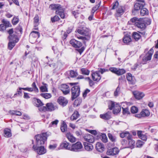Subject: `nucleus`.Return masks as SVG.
Listing matches in <instances>:
<instances>
[{
  "label": "nucleus",
  "mask_w": 158,
  "mask_h": 158,
  "mask_svg": "<svg viewBox=\"0 0 158 158\" xmlns=\"http://www.w3.org/2000/svg\"><path fill=\"white\" fill-rule=\"evenodd\" d=\"M39 20L38 15H36L34 18V25L35 27H36L38 25Z\"/></svg>",
  "instance_id": "c03bdc74"
},
{
  "label": "nucleus",
  "mask_w": 158,
  "mask_h": 158,
  "mask_svg": "<svg viewBox=\"0 0 158 158\" xmlns=\"http://www.w3.org/2000/svg\"><path fill=\"white\" fill-rule=\"evenodd\" d=\"M9 41L14 42L17 43L19 40L17 38V36L13 34L11 36H9Z\"/></svg>",
  "instance_id": "e433bc0d"
},
{
  "label": "nucleus",
  "mask_w": 158,
  "mask_h": 158,
  "mask_svg": "<svg viewBox=\"0 0 158 158\" xmlns=\"http://www.w3.org/2000/svg\"><path fill=\"white\" fill-rule=\"evenodd\" d=\"M39 36L40 34L39 32L38 31H34L31 32L29 35L31 39L33 38L34 40L35 39H36V38L39 37Z\"/></svg>",
  "instance_id": "cd10ccee"
},
{
  "label": "nucleus",
  "mask_w": 158,
  "mask_h": 158,
  "mask_svg": "<svg viewBox=\"0 0 158 158\" xmlns=\"http://www.w3.org/2000/svg\"><path fill=\"white\" fill-rule=\"evenodd\" d=\"M138 111V108L135 106H132L131 108V111L132 113H137Z\"/></svg>",
  "instance_id": "5fc2aeb1"
},
{
  "label": "nucleus",
  "mask_w": 158,
  "mask_h": 158,
  "mask_svg": "<svg viewBox=\"0 0 158 158\" xmlns=\"http://www.w3.org/2000/svg\"><path fill=\"white\" fill-rule=\"evenodd\" d=\"M43 85L41 86L40 87V89L41 92H48L47 85L46 84L43 83Z\"/></svg>",
  "instance_id": "a19ab883"
},
{
  "label": "nucleus",
  "mask_w": 158,
  "mask_h": 158,
  "mask_svg": "<svg viewBox=\"0 0 158 158\" xmlns=\"http://www.w3.org/2000/svg\"><path fill=\"white\" fill-rule=\"evenodd\" d=\"M77 32L79 34L85 35L86 36H77V38L79 39L82 40H83L84 42L85 43V40H88L89 39V29L85 27H83L82 28H81L78 29L77 31ZM76 36L77 37V35H76Z\"/></svg>",
  "instance_id": "f03ea898"
},
{
  "label": "nucleus",
  "mask_w": 158,
  "mask_h": 158,
  "mask_svg": "<svg viewBox=\"0 0 158 158\" xmlns=\"http://www.w3.org/2000/svg\"><path fill=\"white\" fill-rule=\"evenodd\" d=\"M96 149L98 151L100 152H102L104 148L103 145L100 143L98 142L96 145Z\"/></svg>",
  "instance_id": "bb28decb"
},
{
  "label": "nucleus",
  "mask_w": 158,
  "mask_h": 158,
  "mask_svg": "<svg viewBox=\"0 0 158 158\" xmlns=\"http://www.w3.org/2000/svg\"><path fill=\"white\" fill-rule=\"evenodd\" d=\"M128 141V145L129 147L132 149L135 146V141L132 139V135L129 136L127 139Z\"/></svg>",
  "instance_id": "393cba45"
},
{
  "label": "nucleus",
  "mask_w": 158,
  "mask_h": 158,
  "mask_svg": "<svg viewBox=\"0 0 158 158\" xmlns=\"http://www.w3.org/2000/svg\"><path fill=\"white\" fill-rule=\"evenodd\" d=\"M123 41L124 43L127 44L131 41V39L129 35H126L123 38Z\"/></svg>",
  "instance_id": "473e14b6"
},
{
  "label": "nucleus",
  "mask_w": 158,
  "mask_h": 158,
  "mask_svg": "<svg viewBox=\"0 0 158 158\" xmlns=\"http://www.w3.org/2000/svg\"><path fill=\"white\" fill-rule=\"evenodd\" d=\"M108 107L110 110L113 109V113L114 114H117L120 111L121 106L118 104H115L114 102L110 101L109 102Z\"/></svg>",
  "instance_id": "39448f33"
},
{
  "label": "nucleus",
  "mask_w": 158,
  "mask_h": 158,
  "mask_svg": "<svg viewBox=\"0 0 158 158\" xmlns=\"http://www.w3.org/2000/svg\"><path fill=\"white\" fill-rule=\"evenodd\" d=\"M60 129L62 132H64L67 130V126L66 124L64 122H63L61 124Z\"/></svg>",
  "instance_id": "79ce46f5"
},
{
  "label": "nucleus",
  "mask_w": 158,
  "mask_h": 158,
  "mask_svg": "<svg viewBox=\"0 0 158 158\" xmlns=\"http://www.w3.org/2000/svg\"><path fill=\"white\" fill-rule=\"evenodd\" d=\"M131 135L127 131L122 132L120 134V136L121 138H123L125 137H127V139H128V137L129 136H131Z\"/></svg>",
  "instance_id": "ea45409f"
},
{
  "label": "nucleus",
  "mask_w": 158,
  "mask_h": 158,
  "mask_svg": "<svg viewBox=\"0 0 158 158\" xmlns=\"http://www.w3.org/2000/svg\"><path fill=\"white\" fill-rule=\"evenodd\" d=\"M71 91L72 94V100H73L79 95L80 92V87L77 86H74L72 88Z\"/></svg>",
  "instance_id": "6e6552de"
},
{
  "label": "nucleus",
  "mask_w": 158,
  "mask_h": 158,
  "mask_svg": "<svg viewBox=\"0 0 158 158\" xmlns=\"http://www.w3.org/2000/svg\"><path fill=\"white\" fill-rule=\"evenodd\" d=\"M19 90H21V89H23L24 90H27L29 92H32L33 91V89L32 88H19Z\"/></svg>",
  "instance_id": "13d9d810"
},
{
  "label": "nucleus",
  "mask_w": 158,
  "mask_h": 158,
  "mask_svg": "<svg viewBox=\"0 0 158 158\" xmlns=\"http://www.w3.org/2000/svg\"><path fill=\"white\" fill-rule=\"evenodd\" d=\"M150 112L147 109H143L139 114L135 115V117L138 118H141L142 117H147L149 115Z\"/></svg>",
  "instance_id": "9b49d317"
},
{
  "label": "nucleus",
  "mask_w": 158,
  "mask_h": 158,
  "mask_svg": "<svg viewBox=\"0 0 158 158\" xmlns=\"http://www.w3.org/2000/svg\"><path fill=\"white\" fill-rule=\"evenodd\" d=\"M100 117L105 120H108L111 118V113L108 112L105 114H101L100 115Z\"/></svg>",
  "instance_id": "4be33fe9"
},
{
  "label": "nucleus",
  "mask_w": 158,
  "mask_h": 158,
  "mask_svg": "<svg viewBox=\"0 0 158 158\" xmlns=\"http://www.w3.org/2000/svg\"><path fill=\"white\" fill-rule=\"evenodd\" d=\"M133 93L135 98L138 100L141 99L144 96V94L143 93L138 91H134Z\"/></svg>",
  "instance_id": "412c9836"
},
{
  "label": "nucleus",
  "mask_w": 158,
  "mask_h": 158,
  "mask_svg": "<svg viewBox=\"0 0 158 158\" xmlns=\"http://www.w3.org/2000/svg\"><path fill=\"white\" fill-rule=\"evenodd\" d=\"M100 137L103 142L106 143L107 142V138L105 134H102L100 135Z\"/></svg>",
  "instance_id": "37998d69"
},
{
  "label": "nucleus",
  "mask_w": 158,
  "mask_h": 158,
  "mask_svg": "<svg viewBox=\"0 0 158 158\" xmlns=\"http://www.w3.org/2000/svg\"><path fill=\"white\" fill-rule=\"evenodd\" d=\"M40 95L46 99L52 97L51 94L49 93H42Z\"/></svg>",
  "instance_id": "a18cd8bd"
},
{
  "label": "nucleus",
  "mask_w": 158,
  "mask_h": 158,
  "mask_svg": "<svg viewBox=\"0 0 158 158\" xmlns=\"http://www.w3.org/2000/svg\"><path fill=\"white\" fill-rule=\"evenodd\" d=\"M79 114L77 111H75L70 117L71 120H74L77 119L79 117Z\"/></svg>",
  "instance_id": "f704fd0d"
},
{
  "label": "nucleus",
  "mask_w": 158,
  "mask_h": 158,
  "mask_svg": "<svg viewBox=\"0 0 158 158\" xmlns=\"http://www.w3.org/2000/svg\"><path fill=\"white\" fill-rule=\"evenodd\" d=\"M16 43L15 42L10 41L8 44L9 49L11 50L15 46Z\"/></svg>",
  "instance_id": "09e8293b"
},
{
  "label": "nucleus",
  "mask_w": 158,
  "mask_h": 158,
  "mask_svg": "<svg viewBox=\"0 0 158 158\" xmlns=\"http://www.w3.org/2000/svg\"><path fill=\"white\" fill-rule=\"evenodd\" d=\"M112 9H116L117 14L118 15V16L122 15L124 12V7L123 6L119 5L118 2L117 1L113 3Z\"/></svg>",
  "instance_id": "20e7f679"
},
{
  "label": "nucleus",
  "mask_w": 158,
  "mask_h": 158,
  "mask_svg": "<svg viewBox=\"0 0 158 158\" xmlns=\"http://www.w3.org/2000/svg\"><path fill=\"white\" fill-rule=\"evenodd\" d=\"M140 10V15L142 16H144L148 13V10L145 8H142Z\"/></svg>",
  "instance_id": "58836bf2"
},
{
  "label": "nucleus",
  "mask_w": 158,
  "mask_h": 158,
  "mask_svg": "<svg viewBox=\"0 0 158 158\" xmlns=\"http://www.w3.org/2000/svg\"><path fill=\"white\" fill-rule=\"evenodd\" d=\"M101 3V1H100L98 4L92 8V13H93V14H94V12L98 9V8L99 7Z\"/></svg>",
  "instance_id": "de8ad7c7"
},
{
  "label": "nucleus",
  "mask_w": 158,
  "mask_h": 158,
  "mask_svg": "<svg viewBox=\"0 0 158 158\" xmlns=\"http://www.w3.org/2000/svg\"><path fill=\"white\" fill-rule=\"evenodd\" d=\"M66 136L68 140L71 143H74L77 140V139L70 132H68L66 134Z\"/></svg>",
  "instance_id": "5701e85b"
},
{
  "label": "nucleus",
  "mask_w": 158,
  "mask_h": 158,
  "mask_svg": "<svg viewBox=\"0 0 158 158\" xmlns=\"http://www.w3.org/2000/svg\"><path fill=\"white\" fill-rule=\"evenodd\" d=\"M119 152V150L118 148H114L108 149L106 154L108 155L114 156L118 154Z\"/></svg>",
  "instance_id": "ddd939ff"
},
{
  "label": "nucleus",
  "mask_w": 158,
  "mask_h": 158,
  "mask_svg": "<svg viewBox=\"0 0 158 158\" xmlns=\"http://www.w3.org/2000/svg\"><path fill=\"white\" fill-rule=\"evenodd\" d=\"M120 88L118 86L116 89L115 91L114 92V95L115 96H118L120 94Z\"/></svg>",
  "instance_id": "4d7b16f0"
},
{
  "label": "nucleus",
  "mask_w": 158,
  "mask_h": 158,
  "mask_svg": "<svg viewBox=\"0 0 158 158\" xmlns=\"http://www.w3.org/2000/svg\"><path fill=\"white\" fill-rule=\"evenodd\" d=\"M122 108L123 109V114H129V112L127 108H123L122 107Z\"/></svg>",
  "instance_id": "338daca9"
},
{
  "label": "nucleus",
  "mask_w": 158,
  "mask_h": 158,
  "mask_svg": "<svg viewBox=\"0 0 158 158\" xmlns=\"http://www.w3.org/2000/svg\"><path fill=\"white\" fill-rule=\"evenodd\" d=\"M59 19V18L56 15L51 19V20L52 22H54L58 21Z\"/></svg>",
  "instance_id": "052dcab7"
},
{
  "label": "nucleus",
  "mask_w": 158,
  "mask_h": 158,
  "mask_svg": "<svg viewBox=\"0 0 158 158\" xmlns=\"http://www.w3.org/2000/svg\"><path fill=\"white\" fill-rule=\"evenodd\" d=\"M82 149L83 146L81 143L77 142L71 145L70 151L76 152H80L82 150Z\"/></svg>",
  "instance_id": "423d86ee"
},
{
  "label": "nucleus",
  "mask_w": 158,
  "mask_h": 158,
  "mask_svg": "<svg viewBox=\"0 0 158 158\" xmlns=\"http://www.w3.org/2000/svg\"><path fill=\"white\" fill-rule=\"evenodd\" d=\"M56 14L59 15L62 19H64L65 17L64 9L62 8L59 10L56 11Z\"/></svg>",
  "instance_id": "c756f323"
},
{
  "label": "nucleus",
  "mask_w": 158,
  "mask_h": 158,
  "mask_svg": "<svg viewBox=\"0 0 158 158\" xmlns=\"http://www.w3.org/2000/svg\"><path fill=\"white\" fill-rule=\"evenodd\" d=\"M141 33L134 32L133 33L132 37L136 41L138 40L141 37Z\"/></svg>",
  "instance_id": "72a5a7b5"
},
{
  "label": "nucleus",
  "mask_w": 158,
  "mask_h": 158,
  "mask_svg": "<svg viewBox=\"0 0 158 158\" xmlns=\"http://www.w3.org/2000/svg\"><path fill=\"white\" fill-rule=\"evenodd\" d=\"M6 27L3 24H0V31H3L6 30Z\"/></svg>",
  "instance_id": "69168bd1"
},
{
  "label": "nucleus",
  "mask_w": 158,
  "mask_h": 158,
  "mask_svg": "<svg viewBox=\"0 0 158 158\" xmlns=\"http://www.w3.org/2000/svg\"><path fill=\"white\" fill-rule=\"evenodd\" d=\"M49 7L51 9L56 11L59 10L62 8L59 4H52Z\"/></svg>",
  "instance_id": "a878e982"
},
{
  "label": "nucleus",
  "mask_w": 158,
  "mask_h": 158,
  "mask_svg": "<svg viewBox=\"0 0 158 158\" xmlns=\"http://www.w3.org/2000/svg\"><path fill=\"white\" fill-rule=\"evenodd\" d=\"M153 50L151 48L147 53L145 56L143 58V61L146 62L150 60L151 59L153 53Z\"/></svg>",
  "instance_id": "f8f14e48"
},
{
  "label": "nucleus",
  "mask_w": 158,
  "mask_h": 158,
  "mask_svg": "<svg viewBox=\"0 0 158 158\" xmlns=\"http://www.w3.org/2000/svg\"><path fill=\"white\" fill-rule=\"evenodd\" d=\"M70 43L75 48H80L82 45L81 43L75 39H72L70 41Z\"/></svg>",
  "instance_id": "2eb2a0df"
},
{
  "label": "nucleus",
  "mask_w": 158,
  "mask_h": 158,
  "mask_svg": "<svg viewBox=\"0 0 158 158\" xmlns=\"http://www.w3.org/2000/svg\"><path fill=\"white\" fill-rule=\"evenodd\" d=\"M86 79L88 81L89 84L90 86H92L94 85V82L90 79L89 77H87Z\"/></svg>",
  "instance_id": "774afa93"
},
{
  "label": "nucleus",
  "mask_w": 158,
  "mask_h": 158,
  "mask_svg": "<svg viewBox=\"0 0 158 158\" xmlns=\"http://www.w3.org/2000/svg\"><path fill=\"white\" fill-rule=\"evenodd\" d=\"M84 139L87 142L93 143L94 141V136L92 135L87 134L84 136Z\"/></svg>",
  "instance_id": "aec40b11"
},
{
  "label": "nucleus",
  "mask_w": 158,
  "mask_h": 158,
  "mask_svg": "<svg viewBox=\"0 0 158 158\" xmlns=\"http://www.w3.org/2000/svg\"><path fill=\"white\" fill-rule=\"evenodd\" d=\"M19 22V19L16 17L13 18L12 20V23L14 25L17 24Z\"/></svg>",
  "instance_id": "680f3d73"
},
{
  "label": "nucleus",
  "mask_w": 158,
  "mask_h": 158,
  "mask_svg": "<svg viewBox=\"0 0 158 158\" xmlns=\"http://www.w3.org/2000/svg\"><path fill=\"white\" fill-rule=\"evenodd\" d=\"M60 89L65 95L68 94L70 92L69 86L66 84L61 85L60 86Z\"/></svg>",
  "instance_id": "dca6fc26"
},
{
  "label": "nucleus",
  "mask_w": 158,
  "mask_h": 158,
  "mask_svg": "<svg viewBox=\"0 0 158 158\" xmlns=\"http://www.w3.org/2000/svg\"><path fill=\"white\" fill-rule=\"evenodd\" d=\"M82 74L86 75H88L89 73V71L87 69L82 68L81 70Z\"/></svg>",
  "instance_id": "864d4df0"
},
{
  "label": "nucleus",
  "mask_w": 158,
  "mask_h": 158,
  "mask_svg": "<svg viewBox=\"0 0 158 158\" xmlns=\"http://www.w3.org/2000/svg\"><path fill=\"white\" fill-rule=\"evenodd\" d=\"M60 147L62 149L70 151L71 145L67 141H64L61 143Z\"/></svg>",
  "instance_id": "a211bd4d"
},
{
  "label": "nucleus",
  "mask_w": 158,
  "mask_h": 158,
  "mask_svg": "<svg viewBox=\"0 0 158 158\" xmlns=\"http://www.w3.org/2000/svg\"><path fill=\"white\" fill-rule=\"evenodd\" d=\"M144 142L141 140H138L136 142V146L138 148L141 147L144 144Z\"/></svg>",
  "instance_id": "603ef678"
},
{
  "label": "nucleus",
  "mask_w": 158,
  "mask_h": 158,
  "mask_svg": "<svg viewBox=\"0 0 158 158\" xmlns=\"http://www.w3.org/2000/svg\"><path fill=\"white\" fill-rule=\"evenodd\" d=\"M84 145L85 150L87 151H91L93 149V147L92 145L90 143L84 142Z\"/></svg>",
  "instance_id": "c85d7f7f"
},
{
  "label": "nucleus",
  "mask_w": 158,
  "mask_h": 158,
  "mask_svg": "<svg viewBox=\"0 0 158 158\" xmlns=\"http://www.w3.org/2000/svg\"><path fill=\"white\" fill-rule=\"evenodd\" d=\"M109 70L118 76L121 75L126 73L125 70L123 69L116 68L115 67H110L109 68Z\"/></svg>",
  "instance_id": "1a4fd4ad"
},
{
  "label": "nucleus",
  "mask_w": 158,
  "mask_h": 158,
  "mask_svg": "<svg viewBox=\"0 0 158 158\" xmlns=\"http://www.w3.org/2000/svg\"><path fill=\"white\" fill-rule=\"evenodd\" d=\"M34 101L35 105L37 107H39V109L40 108L44 106H42L43 105V103L40 99H35Z\"/></svg>",
  "instance_id": "7c9ffc66"
},
{
  "label": "nucleus",
  "mask_w": 158,
  "mask_h": 158,
  "mask_svg": "<svg viewBox=\"0 0 158 158\" xmlns=\"http://www.w3.org/2000/svg\"><path fill=\"white\" fill-rule=\"evenodd\" d=\"M127 79L129 84H134L135 82V80L134 76L130 73H128L127 75Z\"/></svg>",
  "instance_id": "6ab92c4d"
},
{
  "label": "nucleus",
  "mask_w": 158,
  "mask_h": 158,
  "mask_svg": "<svg viewBox=\"0 0 158 158\" xmlns=\"http://www.w3.org/2000/svg\"><path fill=\"white\" fill-rule=\"evenodd\" d=\"M72 31V29H69V28L67 31H66V32H65L64 34V37H63V38L64 39H65L66 38L67 36V34H69Z\"/></svg>",
  "instance_id": "bf43d9fd"
},
{
  "label": "nucleus",
  "mask_w": 158,
  "mask_h": 158,
  "mask_svg": "<svg viewBox=\"0 0 158 158\" xmlns=\"http://www.w3.org/2000/svg\"><path fill=\"white\" fill-rule=\"evenodd\" d=\"M2 22L3 23V24H4L5 26H6V27L9 26L10 23L7 20L3 19L2 20Z\"/></svg>",
  "instance_id": "0e129e2a"
},
{
  "label": "nucleus",
  "mask_w": 158,
  "mask_h": 158,
  "mask_svg": "<svg viewBox=\"0 0 158 158\" xmlns=\"http://www.w3.org/2000/svg\"><path fill=\"white\" fill-rule=\"evenodd\" d=\"M69 76L71 77H76L77 75V73L73 70H71L69 72Z\"/></svg>",
  "instance_id": "49530a36"
},
{
  "label": "nucleus",
  "mask_w": 158,
  "mask_h": 158,
  "mask_svg": "<svg viewBox=\"0 0 158 158\" xmlns=\"http://www.w3.org/2000/svg\"><path fill=\"white\" fill-rule=\"evenodd\" d=\"M81 102V100L80 98H78L76 99L74 102V105L76 106L79 105Z\"/></svg>",
  "instance_id": "3c124183"
},
{
  "label": "nucleus",
  "mask_w": 158,
  "mask_h": 158,
  "mask_svg": "<svg viewBox=\"0 0 158 158\" xmlns=\"http://www.w3.org/2000/svg\"><path fill=\"white\" fill-rule=\"evenodd\" d=\"M145 20L143 18L138 19L134 17L131 19L130 21L133 24L140 29H144L146 27Z\"/></svg>",
  "instance_id": "f257e3e1"
},
{
  "label": "nucleus",
  "mask_w": 158,
  "mask_h": 158,
  "mask_svg": "<svg viewBox=\"0 0 158 158\" xmlns=\"http://www.w3.org/2000/svg\"><path fill=\"white\" fill-rule=\"evenodd\" d=\"M37 145L38 146L44 144L47 139V135L46 133H43L35 136Z\"/></svg>",
  "instance_id": "7ed1b4c3"
},
{
  "label": "nucleus",
  "mask_w": 158,
  "mask_h": 158,
  "mask_svg": "<svg viewBox=\"0 0 158 158\" xmlns=\"http://www.w3.org/2000/svg\"><path fill=\"white\" fill-rule=\"evenodd\" d=\"M57 102L60 105L64 106L67 104L68 101L64 97H60L57 99Z\"/></svg>",
  "instance_id": "f3484780"
},
{
  "label": "nucleus",
  "mask_w": 158,
  "mask_h": 158,
  "mask_svg": "<svg viewBox=\"0 0 158 158\" xmlns=\"http://www.w3.org/2000/svg\"><path fill=\"white\" fill-rule=\"evenodd\" d=\"M10 113L12 114H15L18 116H21L22 114L20 111L17 110H11L10 111Z\"/></svg>",
  "instance_id": "8fccbe9b"
},
{
  "label": "nucleus",
  "mask_w": 158,
  "mask_h": 158,
  "mask_svg": "<svg viewBox=\"0 0 158 158\" xmlns=\"http://www.w3.org/2000/svg\"><path fill=\"white\" fill-rule=\"evenodd\" d=\"M92 77L93 80L94 81L97 82L99 81L101 78L99 71H96L92 73Z\"/></svg>",
  "instance_id": "4468645a"
},
{
  "label": "nucleus",
  "mask_w": 158,
  "mask_h": 158,
  "mask_svg": "<svg viewBox=\"0 0 158 158\" xmlns=\"http://www.w3.org/2000/svg\"><path fill=\"white\" fill-rule=\"evenodd\" d=\"M46 107L44 106L39 108V110L40 111H45L48 110V111H52L56 109L57 107L56 106H54L52 103H48L46 104Z\"/></svg>",
  "instance_id": "0eeeda50"
},
{
  "label": "nucleus",
  "mask_w": 158,
  "mask_h": 158,
  "mask_svg": "<svg viewBox=\"0 0 158 158\" xmlns=\"http://www.w3.org/2000/svg\"><path fill=\"white\" fill-rule=\"evenodd\" d=\"M108 135L110 140L112 142L114 143L116 141V137L115 136L110 133H108Z\"/></svg>",
  "instance_id": "4c0bfd02"
},
{
  "label": "nucleus",
  "mask_w": 158,
  "mask_h": 158,
  "mask_svg": "<svg viewBox=\"0 0 158 158\" xmlns=\"http://www.w3.org/2000/svg\"><path fill=\"white\" fill-rule=\"evenodd\" d=\"M58 122L59 121L57 120H56L54 121H52L49 124V126L51 127L53 125H56L57 124Z\"/></svg>",
  "instance_id": "e2e57ef3"
},
{
  "label": "nucleus",
  "mask_w": 158,
  "mask_h": 158,
  "mask_svg": "<svg viewBox=\"0 0 158 158\" xmlns=\"http://www.w3.org/2000/svg\"><path fill=\"white\" fill-rule=\"evenodd\" d=\"M4 133L5 136L6 137H10L11 136V130L8 128H6L4 129Z\"/></svg>",
  "instance_id": "c9c22d12"
},
{
  "label": "nucleus",
  "mask_w": 158,
  "mask_h": 158,
  "mask_svg": "<svg viewBox=\"0 0 158 158\" xmlns=\"http://www.w3.org/2000/svg\"><path fill=\"white\" fill-rule=\"evenodd\" d=\"M137 135L139 137L143 140L146 141L147 139V137L144 132L141 131H137Z\"/></svg>",
  "instance_id": "b1692460"
},
{
  "label": "nucleus",
  "mask_w": 158,
  "mask_h": 158,
  "mask_svg": "<svg viewBox=\"0 0 158 158\" xmlns=\"http://www.w3.org/2000/svg\"><path fill=\"white\" fill-rule=\"evenodd\" d=\"M144 4L141 3H136L134 6V8L135 10H138L141 9L144 7Z\"/></svg>",
  "instance_id": "2f4dec72"
},
{
  "label": "nucleus",
  "mask_w": 158,
  "mask_h": 158,
  "mask_svg": "<svg viewBox=\"0 0 158 158\" xmlns=\"http://www.w3.org/2000/svg\"><path fill=\"white\" fill-rule=\"evenodd\" d=\"M31 88H32L34 91L37 92H39V89L37 87L35 83V82H34L32 83L31 85Z\"/></svg>",
  "instance_id": "6e6d98bb"
},
{
  "label": "nucleus",
  "mask_w": 158,
  "mask_h": 158,
  "mask_svg": "<svg viewBox=\"0 0 158 158\" xmlns=\"http://www.w3.org/2000/svg\"><path fill=\"white\" fill-rule=\"evenodd\" d=\"M33 148L35 152L39 155H43L46 152V150L44 146H41L36 147L35 145L33 146Z\"/></svg>",
  "instance_id": "9d476101"
}]
</instances>
